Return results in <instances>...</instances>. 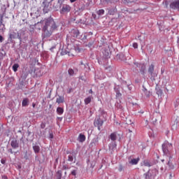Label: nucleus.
<instances>
[{
	"label": "nucleus",
	"mask_w": 179,
	"mask_h": 179,
	"mask_svg": "<svg viewBox=\"0 0 179 179\" xmlns=\"http://www.w3.org/2000/svg\"><path fill=\"white\" fill-rule=\"evenodd\" d=\"M57 27H58L57 26V24H55V21L52 19H48L42 29L43 37H50V36L52 35V33L57 30Z\"/></svg>",
	"instance_id": "nucleus-1"
},
{
	"label": "nucleus",
	"mask_w": 179,
	"mask_h": 179,
	"mask_svg": "<svg viewBox=\"0 0 179 179\" xmlns=\"http://www.w3.org/2000/svg\"><path fill=\"white\" fill-rule=\"evenodd\" d=\"M173 149V144L169 143L168 141H165L162 144V150L165 156L169 157V159H173V154L171 150Z\"/></svg>",
	"instance_id": "nucleus-2"
},
{
	"label": "nucleus",
	"mask_w": 179,
	"mask_h": 179,
	"mask_svg": "<svg viewBox=\"0 0 179 179\" xmlns=\"http://www.w3.org/2000/svg\"><path fill=\"white\" fill-rule=\"evenodd\" d=\"M159 174L157 169L149 170L148 173L144 174L145 179H155V177Z\"/></svg>",
	"instance_id": "nucleus-3"
},
{
	"label": "nucleus",
	"mask_w": 179,
	"mask_h": 179,
	"mask_svg": "<svg viewBox=\"0 0 179 179\" xmlns=\"http://www.w3.org/2000/svg\"><path fill=\"white\" fill-rule=\"evenodd\" d=\"M103 124H104V122L100 118V117L95 118L94 125V127H97L99 131L101 129L100 127H103Z\"/></svg>",
	"instance_id": "nucleus-4"
},
{
	"label": "nucleus",
	"mask_w": 179,
	"mask_h": 179,
	"mask_svg": "<svg viewBox=\"0 0 179 179\" xmlns=\"http://www.w3.org/2000/svg\"><path fill=\"white\" fill-rule=\"evenodd\" d=\"M10 146L13 149H17L19 148V141L16 139H13L10 142Z\"/></svg>",
	"instance_id": "nucleus-5"
},
{
	"label": "nucleus",
	"mask_w": 179,
	"mask_h": 179,
	"mask_svg": "<svg viewBox=\"0 0 179 179\" xmlns=\"http://www.w3.org/2000/svg\"><path fill=\"white\" fill-rule=\"evenodd\" d=\"M171 9H179V0H176L170 4Z\"/></svg>",
	"instance_id": "nucleus-6"
},
{
	"label": "nucleus",
	"mask_w": 179,
	"mask_h": 179,
	"mask_svg": "<svg viewBox=\"0 0 179 179\" xmlns=\"http://www.w3.org/2000/svg\"><path fill=\"white\" fill-rule=\"evenodd\" d=\"M68 12H71V6H69V5L64 6L61 10V13H66Z\"/></svg>",
	"instance_id": "nucleus-7"
},
{
	"label": "nucleus",
	"mask_w": 179,
	"mask_h": 179,
	"mask_svg": "<svg viewBox=\"0 0 179 179\" xmlns=\"http://www.w3.org/2000/svg\"><path fill=\"white\" fill-rule=\"evenodd\" d=\"M178 125V119H177V118L174 119L172 122L173 131H177Z\"/></svg>",
	"instance_id": "nucleus-8"
},
{
	"label": "nucleus",
	"mask_w": 179,
	"mask_h": 179,
	"mask_svg": "<svg viewBox=\"0 0 179 179\" xmlns=\"http://www.w3.org/2000/svg\"><path fill=\"white\" fill-rule=\"evenodd\" d=\"M138 163H139V158L132 159L129 161V164H131V166H135Z\"/></svg>",
	"instance_id": "nucleus-9"
},
{
	"label": "nucleus",
	"mask_w": 179,
	"mask_h": 179,
	"mask_svg": "<svg viewBox=\"0 0 179 179\" xmlns=\"http://www.w3.org/2000/svg\"><path fill=\"white\" fill-rule=\"evenodd\" d=\"M148 71L150 75H153V72H155V64H151L149 66Z\"/></svg>",
	"instance_id": "nucleus-10"
},
{
	"label": "nucleus",
	"mask_w": 179,
	"mask_h": 179,
	"mask_svg": "<svg viewBox=\"0 0 179 179\" xmlns=\"http://www.w3.org/2000/svg\"><path fill=\"white\" fill-rule=\"evenodd\" d=\"M78 141L80 142H85L86 141V136L84 134H80Z\"/></svg>",
	"instance_id": "nucleus-11"
},
{
	"label": "nucleus",
	"mask_w": 179,
	"mask_h": 179,
	"mask_svg": "<svg viewBox=\"0 0 179 179\" xmlns=\"http://www.w3.org/2000/svg\"><path fill=\"white\" fill-rule=\"evenodd\" d=\"M22 107H27V106H29V99L24 98L22 100Z\"/></svg>",
	"instance_id": "nucleus-12"
},
{
	"label": "nucleus",
	"mask_w": 179,
	"mask_h": 179,
	"mask_svg": "<svg viewBox=\"0 0 179 179\" xmlns=\"http://www.w3.org/2000/svg\"><path fill=\"white\" fill-rule=\"evenodd\" d=\"M169 160L168 161L167 164H168L169 169L171 170H173V169H174V164H173V163L171 162V159H170V157H169Z\"/></svg>",
	"instance_id": "nucleus-13"
},
{
	"label": "nucleus",
	"mask_w": 179,
	"mask_h": 179,
	"mask_svg": "<svg viewBox=\"0 0 179 179\" xmlns=\"http://www.w3.org/2000/svg\"><path fill=\"white\" fill-rule=\"evenodd\" d=\"M57 113L59 114V115H62L64 114V108L61 107H58L57 108Z\"/></svg>",
	"instance_id": "nucleus-14"
},
{
	"label": "nucleus",
	"mask_w": 179,
	"mask_h": 179,
	"mask_svg": "<svg viewBox=\"0 0 179 179\" xmlns=\"http://www.w3.org/2000/svg\"><path fill=\"white\" fill-rule=\"evenodd\" d=\"M64 101V99L63 96H59L56 100V103H58V104H61V103H63Z\"/></svg>",
	"instance_id": "nucleus-15"
},
{
	"label": "nucleus",
	"mask_w": 179,
	"mask_h": 179,
	"mask_svg": "<svg viewBox=\"0 0 179 179\" xmlns=\"http://www.w3.org/2000/svg\"><path fill=\"white\" fill-rule=\"evenodd\" d=\"M33 150L36 153H40V146L38 145H34Z\"/></svg>",
	"instance_id": "nucleus-16"
},
{
	"label": "nucleus",
	"mask_w": 179,
	"mask_h": 179,
	"mask_svg": "<svg viewBox=\"0 0 179 179\" xmlns=\"http://www.w3.org/2000/svg\"><path fill=\"white\" fill-rule=\"evenodd\" d=\"M85 104H86V106H87V104H90V103H91L92 101V97L88 96L87 98H86L85 100Z\"/></svg>",
	"instance_id": "nucleus-17"
},
{
	"label": "nucleus",
	"mask_w": 179,
	"mask_h": 179,
	"mask_svg": "<svg viewBox=\"0 0 179 179\" xmlns=\"http://www.w3.org/2000/svg\"><path fill=\"white\" fill-rule=\"evenodd\" d=\"M110 139H111V141H117V134L112 133L110 134Z\"/></svg>",
	"instance_id": "nucleus-18"
},
{
	"label": "nucleus",
	"mask_w": 179,
	"mask_h": 179,
	"mask_svg": "<svg viewBox=\"0 0 179 179\" xmlns=\"http://www.w3.org/2000/svg\"><path fill=\"white\" fill-rule=\"evenodd\" d=\"M19 69V64H14L13 66V71L15 72H17V69Z\"/></svg>",
	"instance_id": "nucleus-19"
},
{
	"label": "nucleus",
	"mask_w": 179,
	"mask_h": 179,
	"mask_svg": "<svg viewBox=\"0 0 179 179\" xmlns=\"http://www.w3.org/2000/svg\"><path fill=\"white\" fill-rule=\"evenodd\" d=\"M68 73L69 75H70V76H73L75 71H73V69H69L68 71Z\"/></svg>",
	"instance_id": "nucleus-20"
},
{
	"label": "nucleus",
	"mask_w": 179,
	"mask_h": 179,
	"mask_svg": "<svg viewBox=\"0 0 179 179\" xmlns=\"http://www.w3.org/2000/svg\"><path fill=\"white\" fill-rule=\"evenodd\" d=\"M143 164L145 167H151L152 166V164H150L148 161H144Z\"/></svg>",
	"instance_id": "nucleus-21"
},
{
	"label": "nucleus",
	"mask_w": 179,
	"mask_h": 179,
	"mask_svg": "<svg viewBox=\"0 0 179 179\" xmlns=\"http://www.w3.org/2000/svg\"><path fill=\"white\" fill-rule=\"evenodd\" d=\"M57 176L58 177V179L62 178V171H58L57 172Z\"/></svg>",
	"instance_id": "nucleus-22"
},
{
	"label": "nucleus",
	"mask_w": 179,
	"mask_h": 179,
	"mask_svg": "<svg viewBox=\"0 0 179 179\" xmlns=\"http://www.w3.org/2000/svg\"><path fill=\"white\" fill-rule=\"evenodd\" d=\"M124 166L122 164L119 165L118 166V171L121 173V171H124Z\"/></svg>",
	"instance_id": "nucleus-23"
},
{
	"label": "nucleus",
	"mask_w": 179,
	"mask_h": 179,
	"mask_svg": "<svg viewBox=\"0 0 179 179\" xmlns=\"http://www.w3.org/2000/svg\"><path fill=\"white\" fill-rule=\"evenodd\" d=\"M97 14L99 15H104V10H103V9L99 10L97 12Z\"/></svg>",
	"instance_id": "nucleus-24"
},
{
	"label": "nucleus",
	"mask_w": 179,
	"mask_h": 179,
	"mask_svg": "<svg viewBox=\"0 0 179 179\" xmlns=\"http://www.w3.org/2000/svg\"><path fill=\"white\" fill-rule=\"evenodd\" d=\"M68 161L69 162H73V157L72 155H69Z\"/></svg>",
	"instance_id": "nucleus-25"
},
{
	"label": "nucleus",
	"mask_w": 179,
	"mask_h": 179,
	"mask_svg": "<svg viewBox=\"0 0 179 179\" xmlns=\"http://www.w3.org/2000/svg\"><path fill=\"white\" fill-rule=\"evenodd\" d=\"M41 128L42 129H44V128H45V123H41Z\"/></svg>",
	"instance_id": "nucleus-26"
},
{
	"label": "nucleus",
	"mask_w": 179,
	"mask_h": 179,
	"mask_svg": "<svg viewBox=\"0 0 179 179\" xmlns=\"http://www.w3.org/2000/svg\"><path fill=\"white\" fill-rule=\"evenodd\" d=\"M50 139H53L54 138V134L52 133H50L49 135Z\"/></svg>",
	"instance_id": "nucleus-27"
},
{
	"label": "nucleus",
	"mask_w": 179,
	"mask_h": 179,
	"mask_svg": "<svg viewBox=\"0 0 179 179\" xmlns=\"http://www.w3.org/2000/svg\"><path fill=\"white\" fill-rule=\"evenodd\" d=\"M66 55L67 54L69 55V57H73V55L72 53H71V52H67L66 53H65Z\"/></svg>",
	"instance_id": "nucleus-28"
},
{
	"label": "nucleus",
	"mask_w": 179,
	"mask_h": 179,
	"mask_svg": "<svg viewBox=\"0 0 179 179\" xmlns=\"http://www.w3.org/2000/svg\"><path fill=\"white\" fill-rule=\"evenodd\" d=\"M122 96V94L120 92H117L116 93V97H121Z\"/></svg>",
	"instance_id": "nucleus-29"
},
{
	"label": "nucleus",
	"mask_w": 179,
	"mask_h": 179,
	"mask_svg": "<svg viewBox=\"0 0 179 179\" xmlns=\"http://www.w3.org/2000/svg\"><path fill=\"white\" fill-rule=\"evenodd\" d=\"M1 164H5V163H6V160H5L3 159H1Z\"/></svg>",
	"instance_id": "nucleus-30"
},
{
	"label": "nucleus",
	"mask_w": 179,
	"mask_h": 179,
	"mask_svg": "<svg viewBox=\"0 0 179 179\" xmlns=\"http://www.w3.org/2000/svg\"><path fill=\"white\" fill-rule=\"evenodd\" d=\"M134 48H138V44L136 43H133Z\"/></svg>",
	"instance_id": "nucleus-31"
},
{
	"label": "nucleus",
	"mask_w": 179,
	"mask_h": 179,
	"mask_svg": "<svg viewBox=\"0 0 179 179\" xmlns=\"http://www.w3.org/2000/svg\"><path fill=\"white\" fill-rule=\"evenodd\" d=\"M73 90L72 88H69L68 90H67V93L69 94Z\"/></svg>",
	"instance_id": "nucleus-32"
},
{
	"label": "nucleus",
	"mask_w": 179,
	"mask_h": 179,
	"mask_svg": "<svg viewBox=\"0 0 179 179\" xmlns=\"http://www.w3.org/2000/svg\"><path fill=\"white\" fill-rule=\"evenodd\" d=\"M72 176H76V171L73 170L71 171Z\"/></svg>",
	"instance_id": "nucleus-33"
},
{
	"label": "nucleus",
	"mask_w": 179,
	"mask_h": 179,
	"mask_svg": "<svg viewBox=\"0 0 179 179\" xmlns=\"http://www.w3.org/2000/svg\"><path fill=\"white\" fill-rule=\"evenodd\" d=\"M3 41V37L0 35V43H2Z\"/></svg>",
	"instance_id": "nucleus-34"
},
{
	"label": "nucleus",
	"mask_w": 179,
	"mask_h": 179,
	"mask_svg": "<svg viewBox=\"0 0 179 179\" xmlns=\"http://www.w3.org/2000/svg\"><path fill=\"white\" fill-rule=\"evenodd\" d=\"M8 152H10L11 155H13V150L11 148L8 150Z\"/></svg>",
	"instance_id": "nucleus-35"
},
{
	"label": "nucleus",
	"mask_w": 179,
	"mask_h": 179,
	"mask_svg": "<svg viewBox=\"0 0 179 179\" xmlns=\"http://www.w3.org/2000/svg\"><path fill=\"white\" fill-rule=\"evenodd\" d=\"M2 179H8V176H2Z\"/></svg>",
	"instance_id": "nucleus-36"
},
{
	"label": "nucleus",
	"mask_w": 179,
	"mask_h": 179,
	"mask_svg": "<svg viewBox=\"0 0 179 179\" xmlns=\"http://www.w3.org/2000/svg\"><path fill=\"white\" fill-rule=\"evenodd\" d=\"M70 2H71V3H73V2H76V0H70Z\"/></svg>",
	"instance_id": "nucleus-37"
},
{
	"label": "nucleus",
	"mask_w": 179,
	"mask_h": 179,
	"mask_svg": "<svg viewBox=\"0 0 179 179\" xmlns=\"http://www.w3.org/2000/svg\"><path fill=\"white\" fill-rule=\"evenodd\" d=\"M32 106H33V108H34L35 107H36V103H32Z\"/></svg>",
	"instance_id": "nucleus-38"
},
{
	"label": "nucleus",
	"mask_w": 179,
	"mask_h": 179,
	"mask_svg": "<svg viewBox=\"0 0 179 179\" xmlns=\"http://www.w3.org/2000/svg\"><path fill=\"white\" fill-rule=\"evenodd\" d=\"M89 93H93V90H90L89 91Z\"/></svg>",
	"instance_id": "nucleus-39"
},
{
	"label": "nucleus",
	"mask_w": 179,
	"mask_h": 179,
	"mask_svg": "<svg viewBox=\"0 0 179 179\" xmlns=\"http://www.w3.org/2000/svg\"><path fill=\"white\" fill-rule=\"evenodd\" d=\"M62 55H65V52H62Z\"/></svg>",
	"instance_id": "nucleus-40"
},
{
	"label": "nucleus",
	"mask_w": 179,
	"mask_h": 179,
	"mask_svg": "<svg viewBox=\"0 0 179 179\" xmlns=\"http://www.w3.org/2000/svg\"><path fill=\"white\" fill-rule=\"evenodd\" d=\"M145 124H146V125H148V124H149V122H148V120L145 121Z\"/></svg>",
	"instance_id": "nucleus-41"
},
{
	"label": "nucleus",
	"mask_w": 179,
	"mask_h": 179,
	"mask_svg": "<svg viewBox=\"0 0 179 179\" xmlns=\"http://www.w3.org/2000/svg\"><path fill=\"white\" fill-rule=\"evenodd\" d=\"M161 162H162V163H164V159H162Z\"/></svg>",
	"instance_id": "nucleus-42"
},
{
	"label": "nucleus",
	"mask_w": 179,
	"mask_h": 179,
	"mask_svg": "<svg viewBox=\"0 0 179 179\" xmlns=\"http://www.w3.org/2000/svg\"><path fill=\"white\" fill-rule=\"evenodd\" d=\"M129 132H132V131H131V130H129Z\"/></svg>",
	"instance_id": "nucleus-43"
},
{
	"label": "nucleus",
	"mask_w": 179,
	"mask_h": 179,
	"mask_svg": "<svg viewBox=\"0 0 179 179\" xmlns=\"http://www.w3.org/2000/svg\"><path fill=\"white\" fill-rule=\"evenodd\" d=\"M59 120H62V118H61V117H59Z\"/></svg>",
	"instance_id": "nucleus-44"
},
{
	"label": "nucleus",
	"mask_w": 179,
	"mask_h": 179,
	"mask_svg": "<svg viewBox=\"0 0 179 179\" xmlns=\"http://www.w3.org/2000/svg\"><path fill=\"white\" fill-rule=\"evenodd\" d=\"M59 120H62V118H61V117H59Z\"/></svg>",
	"instance_id": "nucleus-45"
},
{
	"label": "nucleus",
	"mask_w": 179,
	"mask_h": 179,
	"mask_svg": "<svg viewBox=\"0 0 179 179\" xmlns=\"http://www.w3.org/2000/svg\"><path fill=\"white\" fill-rule=\"evenodd\" d=\"M1 25V24H0V26Z\"/></svg>",
	"instance_id": "nucleus-46"
},
{
	"label": "nucleus",
	"mask_w": 179,
	"mask_h": 179,
	"mask_svg": "<svg viewBox=\"0 0 179 179\" xmlns=\"http://www.w3.org/2000/svg\"><path fill=\"white\" fill-rule=\"evenodd\" d=\"M0 78H1V75H0Z\"/></svg>",
	"instance_id": "nucleus-47"
}]
</instances>
